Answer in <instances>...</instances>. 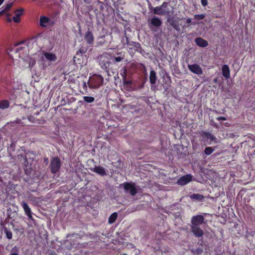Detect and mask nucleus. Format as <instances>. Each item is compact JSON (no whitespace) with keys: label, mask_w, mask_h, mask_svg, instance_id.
Here are the masks:
<instances>
[{"label":"nucleus","mask_w":255,"mask_h":255,"mask_svg":"<svg viewBox=\"0 0 255 255\" xmlns=\"http://www.w3.org/2000/svg\"><path fill=\"white\" fill-rule=\"evenodd\" d=\"M12 126H15L16 124L19 125L21 126H24L23 123L22 122L20 119H17L15 121L10 122Z\"/></svg>","instance_id":"nucleus-28"},{"label":"nucleus","mask_w":255,"mask_h":255,"mask_svg":"<svg viewBox=\"0 0 255 255\" xmlns=\"http://www.w3.org/2000/svg\"><path fill=\"white\" fill-rule=\"evenodd\" d=\"M83 87H84V89H85V90L87 89V85H86V82H84V83H83Z\"/></svg>","instance_id":"nucleus-37"},{"label":"nucleus","mask_w":255,"mask_h":255,"mask_svg":"<svg viewBox=\"0 0 255 255\" xmlns=\"http://www.w3.org/2000/svg\"><path fill=\"white\" fill-rule=\"evenodd\" d=\"M9 255H18L16 253H11Z\"/></svg>","instance_id":"nucleus-38"},{"label":"nucleus","mask_w":255,"mask_h":255,"mask_svg":"<svg viewBox=\"0 0 255 255\" xmlns=\"http://www.w3.org/2000/svg\"><path fill=\"white\" fill-rule=\"evenodd\" d=\"M7 21H8V22H11V19L10 18H8L7 19Z\"/></svg>","instance_id":"nucleus-39"},{"label":"nucleus","mask_w":255,"mask_h":255,"mask_svg":"<svg viewBox=\"0 0 255 255\" xmlns=\"http://www.w3.org/2000/svg\"><path fill=\"white\" fill-rule=\"evenodd\" d=\"M51 169L52 173H56L61 167L60 160L58 157L52 158L50 163Z\"/></svg>","instance_id":"nucleus-5"},{"label":"nucleus","mask_w":255,"mask_h":255,"mask_svg":"<svg viewBox=\"0 0 255 255\" xmlns=\"http://www.w3.org/2000/svg\"><path fill=\"white\" fill-rule=\"evenodd\" d=\"M93 171L102 176L106 174L105 169L101 166H95Z\"/></svg>","instance_id":"nucleus-20"},{"label":"nucleus","mask_w":255,"mask_h":255,"mask_svg":"<svg viewBox=\"0 0 255 255\" xmlns=\"http://www.w3.org/2000/svg\"><path fill=\"white\" fill-rule=\"evenodd\" d=\"M40 25L42 27L47 26L49 23V19L44 16H41L39 20Z\"/></svg>","instance_id":"nucleus-19"},{"label":"nucleus","mask_w":255,"mask_h":255,"mask_svg":"<svg viewBox=\"0 0 255 255\" xmlns=\"http://www.w3.org/2000/svg\"><path fill=\"white\" fill-rule=\"evenodd\" d=\"M22 12L23 9H19L15 11V16L12 18L15 22L18 23L20 21V16L22 14Z\"/></svg>","instance_id":"nucleus-16"},{"label":"nucleus","mask_w":255,"mask_h":255,"mask_svg":"<svg viewBox=\"0 0 255 255\" xmlns=\"http://www.w3.org/2000/svg\"><path fill=\"white\" fill-rule=\"evenodd\" d=\"M204 221V217L202 215H196L193 216L191 219V225L200 226Z\"/></svg>","instance_id":"nucleus-6"},{"label":"nucleus","mask_w":255,"mask_h":255,"mask_svg":"<svg viewBox=\"0 0 255 255\" xmlns=\"http://www.w3.org/2000/svg\"><path fill=\"white\" fill-rule=\"evenodd\" d=\"M191 231L196 237L201 238L203 236V231L200 226L191 225Z\"/></svg>","instance_id":"nucleus-10"},{"label":"nucleus","mask_w":255,"mask_h":255,"mask_svg":"<svg viewBox=\"0 0 255 255\" xmlns=\"http://www.w3.org/2000/svg\"><path fill=\"white\" fill-rule=\"evenodd\" d=\"M3 1H4V0H0V5L2 3Z\"/></svg>","instance_id":"nucleus-40"},{"label":"nucleus","mask_w":255,"mask_h":255,"mask_svg":"<svg viewBox=\"0 0 255 255\" xmlns=\"http://www.w3.org/2000/svg\"><path fill=\"white\" fill-rule=\"evenodd\" d=\"M217 119L218 121H220V120L225 121V120H226V118H225V117H219L217 118Z\"/></svg>","instance_id":"nucleus-34"},{"label":"nucleus","mask_w":255,"mask_h":255,"mask_svg":"<svg viewBox=\"0 0 255 255\" xmlns=\"http://www.w3.org/2000/svg\"><path fill=\"white\" fill-rule=\"evenodd\" d=\"M28 52L27 45L24 43H21L14 45L8 54L13 60L16 61L18 58H21L23 61L26 62L30 65L31 59L28 56Z\"/></svg>","instance_id":"nucleus-1"},{"label":"nucleus","mask_w":255,"mask_h":255,"mask_svg":"<svg viewBox=\"0 0 255 255\" xmlns=\"http://www.w3.org/2000/svg\"><path fill=\"white\" fill-rule=\"evenodd\" d=\"M124 187L125 190L129 191L130 194L132 196L135 195L137 193L134 183H125L124 184Z\"/></svg>","instance_id":"nucleus-7"},{"label":"nucleus","mask_w":255,"mask_h":255,"mask_svg":"<svg viewBox=\"0 0 255 255\" xmlns=\"http://www.w3.org/2000/svg\"><path fill=\"white\" fill-rule=\"evenodd\" d=\"M169 9L167 7V3L164 2L159 6H156L153 8L154 14L158 15H165L169 13Z\"/></svg>","instance_id":"nucleus-4"},{"label":"nucleus","mask_w":255,"mask_h":255,"mask_svg":"<svg viewBox=\"0 0 255 255\" xmlns=\"http://www.w3.org/2000/svg\"><path fill=\"white\" fill-rule=\"evenodd\" d=\"M125 58V56L124 54H121V56L117 57H115V60L116 62H121Z\"/></svg>","instance_id":"nucleus-30"},{"label":"nucleus","mask_w":255,"mask_h":255,"mask_svg":"<svg viewBox=\"0 0 255 255\" xmlns=\"http://www.w3.org/2000/svg\"><path fill=\"white\" fill-rule=\"evenodd\" d=\"M223 76L227 79L230 77V70L227 65H224L222 68Z\"/></svg>","instance_id":"nucleus-14"},{"label":"nucleus","mask_w":255,"mask_h":255,"mask_svg":"<svg viewBox=\"0 0 255 255\" xmlns=\"http://www.w3.org/2000/svg\"><path fill=\"white\" fill-rule=\"evenodd\" d=\"M104 81L103 77L100 75H94L89 78L88 85L92 89H97L102 85Z\"/></svg>","instance_id":"nucleus-2"},{"label":"nucleus","mask_w":255,"mask_h":255,"mask_svg":"<svg viewBox=\"0 0 255 255\" xmlns=\"http://www.w3.org/2000/svg\"><path fill=\"white\" fill-rule=\"evenodd\" d=\"M12 5V2H10L6 4L5 8L2 10L0 11V15L5 14L6 16H9V14L7 13V11L10 9Z\"/></svg>","instance_id":"nucleus-21"},{"label":"nucleus","mask_w":255,"mask_h":255,"mask_svg":"<svg viewBox=\"0 0 255 255\" xmlns=\"http://www.w3.org/2000/svg\"><path fill=\"white\" fill-rule=\"evenodd\" d=\"M191 198L193 200L200 201L203 199L204 196L201 194H194L191 196Z\"/></svg>","instance_id":"nucleus-23"},{"label":"nucleus","mask_w":255,"mask_h":255,"mask_svg":"<svg viewBox=\"0 0 255 255\" xmlns=\"http://www.w3.org/2000/svg\"><path fill=\"white\" fill-rule=\"evenodd\" d=\"M188 67L190 71L194 74L200 75L203 73L202 68L198 64H194L192 65H188Z\"/></svg>","instance_id":"nucleus-9"},{"label":"nucleus","mask_w":255,"mask_h":255,"mask_svg":"<svg viewBox=\"0 0 255 255\" xmlns=\"http://www.w3.org/2000/svg\"><path fill=\"white\" fill-rule=\"evenodd\" d=\"M156 80V73L154 70H151L150 72V75H149L150 83L151 84H154L155 83Z\"/></svg>","instance_id":"nucleus-22"},{"label":"nucleus","mask_w":255,"mask_h":255,"mask_svg":"<svg viewBox=\"0 0 255 255\" xmlns=\"http://www.w3.org/2000/svg\"><path fill=\"white\" fill-rule=\"evenodd\" d=\"M217 79H215L214 80V82L215 83H216V82H217Z\"/></svg>","instance_id":"nucleus-41"},{"label":"nucleus","mask_w":255,"mask_h":255,"mask_svg":"<svg viewBox=\"0 0 255 255\" xmlns=\"http://www.w3.org/2000/svg\"><path fill=\"white\" fill-rule=\"evenodd\" d=\"M201 3L203 6H206L208 4L207 0H201Z\"/></svg>","instance_id":"nucleus-33"},{"label":"nucleus","mask_w":255,"mask_h":255,"mask_svg":"<svg viewBox=\"0 0 255 255\" xmlns=\"http://www.w3.org/2000/svg\"><path fill=\"white\" fill-rule=\"evenodd\" d=\"M43 55L45 59L50 62H55L57 60V56L55 53L45 52L43 53Z\"/></svg>","instance_id":"nucleus-12"},{"label":"nucleus","mask_w":255,"mask_h":255,"mask_svg":"<svg viewBox=\"0 0 255 255\" xmlns=\"http://www.w3.org/2000/svg\"><path fill=\"white\" fill-rule=\"evenodd\" d=\"M84 101L88 103H91L94 101V98L92 97L85 96L83 97Z\"/></svg>","instance_id":"nucleus-27"},{"label":"nucleus","mask_w":255,"mask_h":255,"mask_svg":"<svg viewBox=\"0 0 255 255\" xmlns=\"http://www.w3.org/2000/svg\"><path fill=\"white\" fill-rule=\"evenodd\" d=\"M118 217V214L117 213H113L110 217L109 219V222L110 224L113 223L116 220Z\"/></svg>","instance_id":"nucleus-25"},{"label":"nucleus","mask_w":255,"mask_h":255,"mask_svg":"<svg viewBox=\"0 0 255 255\" xmlns=\"http://www.w3.org/2000/svg\"><path fill=\"white\" fill-rule=\"evenodd\" d=\"M150 23L154 26L159 27L161 25L162 22L160 18L153 17L151 19Z\"/></svg>","instance_id":"nucleus-18"},{"label":"nucleus","mask_w":255,"mask_h":255,"mask_svg":"<svg viewBox=\"0 0 255 255\" xmlns=\"http://www.w3.org/2000/svg\"><path fill=\"white\" fill-rule=\"evenodd\" d=\"M110 55L105 53L100 56L98 58L99 64L102 69L107 70L110 64Z\"/></svg>","instance_id":"nucleus-3"},{"label":"nucleus","mask_w":255,"mask_h":255,"mask_svg":"<svg viewBox=\"0 0 255 255\" xmlns=\"http://www.w3.org/2000/svg\"><path fill=\"white\" fill-rule=\"evenodd\" d=\"M214 150L215 149H214L212 147H207L205 148L204 152L205 154L209 155H210L212 153H213Z\"/></svg>","instance_id":"nucleus-26"},{"label":"nucleus","mask_w":255,"mask_h":255,"mask_svg":"<svg viewBox=\"0 0 255 255\" xmlns=\"http://www.w3.org/2000/svg\"><path fill=\"white\" fill-rule=\"evenodd\" d=\"M6 237L8 239H11L12 237V234L11 232L6 231Z\"/></svg>","instance_id":"nucleus-32"},{"label":"nucleus","mask_w":255,"mask_h":255,"mask_svg":"<svg viewBox=\"0 0 255 255\" xmlns=\"http://www.w3.org/2000/svg\"><path fill=\"white\" fill-rule=\"evenodd\" d=\"M121 75L123 77L124 80H125L127 77V70L125 68H124L123 69V71H122Z\"/></svg>","instance_id":"nucleus-31"},{"label":"nucleus","mask_w":255,"mask_h":255,"mask_svg":"<svg viewBox=\"0 0 255 255\" xmlns=\"http://www.w3.org/2000/svg\"><path fill=\"white\" fill-rule=\"evenodd\" d=\"M205 15L204 14H196L194 15V18L196 20H202L204 19Z\"/></svg>","instance_id":"nucleus-29"},{"label":"nucleus","mask_w":255,"mask_h":255,"mask_svg":"<svg viewBox=\"0 0 255 255\" xmlns=\"http://www.w3.org/2000/svg\"><path fill=\"white\" fill-rule=\"evenodd\" d=\"M191 21H192L191 18H189L186 19V23L187 24H189L191 22Z\"/></svg>","instance_id":"nucleus-35"},{"label":"nucleus","mask_w":255,"mask_h":255,"mask_svg":"<svg viewBox=\"0 0 255 255\" xmlns=\"http://www.w3.org/2000/svg\"><path fill=\"white\" fill-rule=\"evenodd\" d=\"M192 176L191 174H186L181 177L177 181V183L179 185H185L192 180Z\"/></svg>","instance_id":"nucleus-8"},{"label":"nucleus","mask_w":255,"mask_h":255,"mask_svg":"<svg viewBox=\"0 0 255 255\" xmlns=\"http://www.w3.org/2000/svg\"><path fill=\"white\" fill-rule=\"evenodd\" d=\"M21 204L24 211L25 214L29 219H31L32 218V212L28 204L25 202H22Z\"/></svg>","instance_id":"nucleus-13"},{"label":"nucleus","mask_w":255,"mask_h":255,"mask_svg":"<svg viewBox=\"0 0 255 255\" xmlns=\"http://www.w3.org/2000/svg\"><path fill=\"white\" fill-rule=\"evenodd\" d=\"M9 106V103L6 100H2L0 101V109H4L7 108Z\"/></svg>","instance_id":"nucleus-24"},{"label":"nucleus","mask_w":255,"mask_h":255,"mask_svg":"<svg viewBox=\"0 0 255 255\" xmlns=\"http://www.w3.org/2000/svg\"><path fill=\"white\" fill-rule=\"evenodd\" d=\"M203 138L205 139L206 140H209L210 143L209 144H211L212 142H214V143H217L218 142V139L217 138L214 136L213 134L211 133L208 132H203L202 134Z\"/></svg>","instance_id":"nucleus-11"},{"label":"nucleus","mask_w":255,"mask_h":255,"mask_svg":"<svg viewBox=\"0 0 255 255\" xmlns=\"http://www.w3.org/2000/svg\"><path fill=\"white\" fill-rule=\"evenodd\" d=\"M196 44L201 47H205L208 46V42L201 37H198L195 39Z\"/></svg>","instance_id":"nucleus-15"},{"label":"nucleus","mask_w":255,"mask_h":255,"mask_svg":"<svg viewBox=\"0 0 255 255\" xmlns=\"http://www.w3.org/2000/svg\"><path fill=\"white\" fill-rule=\"evenodd\" d=\"M124 80V84H130L131 83V81H126L125 80Z\"/></svg>","instance_id":"nucleus-36"},{"label":"nucleus","mask_w":255,"mask_h":255,"mask_svg":"<svg viewBox=\"0 0 255 255\" xmlns=\"http://www.w3.org/2000/svg\"><path fill=\"white\" fill-rule=\"evenodd\" d=\"M85 39L88 43L90 44H93L94 42V36L92 33L90 31H88L85 34Z\"/></svg>","instance_id":"nucleus-17"}]
</instances>
